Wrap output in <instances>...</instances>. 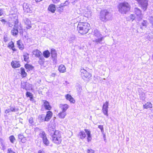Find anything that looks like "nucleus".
<instances>
[{
  "label": "nucleus",
  "mask_w": 153,
  "mask_h": 153,
  "mask_svg": "<svg viewBox=\"0 0 153 153\" xmlns=\"http://www.w3.org/2000/svg\"><path fill=\"white\" fill-rule=\"evenodd\" d=\"M90 28V24L87 22H79L77 27V30L82 34L87 33Z\"/></svg>",
  "instance_id": "obj_1"
},
{
  "label": "nucleus",
  "mask_w": 153,
  "mask_h": 153,
  "mask_svg": "<svg viewBox=\"0 0 153 153\" xmlns=\"http://www.w3.org/2000/svg\"><path fill=\"white\" fill-rule=\"evenodd\" d=\"M112 14L108 10H101L100 13L99 18L102 22H106L111 20L112 19Z\"/></svg>",
  "instance_id": "obj_2"
},
{
  "label": "nucleus",
  "mask_w": 153,
  "mask_h": 153,
  "mask_svg": "<svg viewBox=\"0 0 153 153\" xmlns=\"http://www.w3.org/2000/svg\"><path fill=\"white\" fill-rule=\"evenodd\" d=\"M119 11L122 14H126L129 11L131 7L127 2L124 1L120 3L117 6Z\"/></svg>",
  "instance_id": "obj_3"
},
{
  "label": "nucleus",
  "mask_w": 153,
  "mask_h": 153,
  "mask_svg": "<svg viewBox=\"0 0 153 153\" xmlns=\"http://www.w3.org/2000/svg\"><path fill=\"white\" fill-rule=\"evenodd\" d=\"M93 34L95 37L94 40L93 42L95 43V44L102 43V42L104 37L102 36L99 31L97 29H95L93 32Z\"/></svg>",
  "instance_id": "obj_4"
},
{
  "label": "nucleus",
  "mask_w": 153,
  "mask_h": 153,
  "mask_svg": "<svg viewBox=\"0 0 153 153\" xmlns=\"http://www.w3.org/2000/svg\"><path fill=\"white\" fill-rule=\"evenodd\" d=\"M53 142L57 145L59 144L61 142L62 138L61 132L55 130L54 134L52 135Z\"/></svg>",
  "instance_id": "obj_5"
},
{
  "label": "nucleus",
  "mask_w": 153,
  "mask_h": 153,
  "mask_svg": "<svg viewBox=\"0 0 153 153\" xmlns=\"http://www.w3.org/2000/svg\"><path fill=\"white\" fill-rule=\"evenodd\" d=\"M69 106H61L60 108H62V111L60 112L58 114V116L60 119H64L66 115V111L68 108Z\"/></svg>",
  "instance_id": "obj_6"
},
{
  "label": "nucleus",
  "mask_w": 153,
  "mask_h": 153,
  "mask_svg": "<svg viewBox=\"0 0 153 153\" xmlns=\"http://www.w3.org/2000/svg\"><path fill=\"white\" fill-rule=\"evenodd\" d=\"M80 72L81 76L84 80L89 79L91 76V74L83 68H81Z\"/></svg>",
  "instance_id": "obj_7"
},
{
  "label": "nucleus",
  "mask_w": 153,
  "mask_h": 153,
  "mask_svg": "<svg viewBox=\"0 0 153 153\" xmlns=\"http://www.w3.org/2000/svg\"><path fill=\"white\" fill-rule=\"evenodd\" d=\"M137 1L142 9L144 11L146 10L148 5V1L147 0H135Z\"/></svg>",
  "instance_id": "obj_8"
},
{
  "label": "nucleus",
  "mask_w": 153,
  "mask_h": 153,
  "mask_svg": "<svg viewBox=\"0 0 153 153\" xmlns=\"http://www.w3.org/2000/svg\"><path fill=\"white\" fill-rule=\"evenodd\" d=\"M24 11L27 13H30L32 10L31 5L26 3H24L23 5Z\"/></svg>",
  "instance_id": "obj_9"
},
{
  "label": "nucleus",
  "mask_w": 153,
  "mask_h": 153,
  "mask_svg": "<svg viewBox=\"0 0 153 153\" xmlns=\"http://www.w3.org/2000/svg\"><path fill=\"white\" fill-rule=\"evenodd\" d=\"M23 22L24 23L27 29H30L31 28V22L29 19L25 18L23 19Z\"/></svg>",
  "instance_id": "obj_10"
},
{
  "label": "nucleus",
  "mask_w": 153,
  "mask_h": 153,
  "mask_svg": "<svg viewBox=\"0 0 153 153\" xmlns=\"http://www.w3.org/2000/svg\"><path fill=\"white\" fill-rule=\"evenodd\" d=\"M134 12L137 16V18L139 19H142L143 16L141 14L140 9L137 7H135L134 8Z\"/></svg>",
  "instance_id": "obj_11"
},
{
  "label": "nucleus",
  "mask_w": 153,
  "mask_h": 153,
  "mask_svg": "<svg viewBox=\"0 0 153 153\" xmlns=\"http://www.w3.org/2000/svg\"><path fill=\"white\" fill-rule=\"evenodd\" d=\"M16 22H17V23H18V20H17V21H16L15 22V24L14 25V27L13 28V29L11 30V33L14 36H16L18 34V27L16 26Z\"/></svg>",
  "instance_id": "obj_12"
},
{
  "label": "nucleus",
  "mask_w": 153,
  "mask_h": 153,
  "mask_svg": "<svg viewBox=\"0 0 153 153\" xmlns=\"http://www.w3.org/2000/svg\"><path fill=\"white\" fill-rule=\"evenodd\" d=\"M53 116V113L51 111H48L47 112L46 116H45V120L46 121L48 122L49 121Z\"/></svg>",
  "instance_id": "obj_13"
},
{
  "label": "nucleus",
  "mask_w": 153,
  "mask_h": 153,
  "mask_svg": "<svg viewBox=\"0 0 153 153\" xmlns=\"http://www.w3.org/2000/svg\"><path fill=\"white\" fill-rule=\"evenodd\" d=\"M65 97L66 100H69L71 103H74L75 102V100L70 94H67L65 95Z\"/></svg>",
  "instance_id": "obj_14"
},
{
  "label": "nucleus",
  "mask_w": 153,
  "mask_h": 153,
  "mask_svg": "<svg viewBox=\"0 0 153 153\" xmlns=\"http://www.w3.org/2000/svg\"><path fill=\"white\" fill-rule=\"evenodd\" d=\"M108 106H102V112L106 117L108 116Z\"/></svg>",
  "instance_id": "obj_15"
},
{
  "label": "nucleus",
  "mask_w": 153,
  "mask_h": 153,
  "mask_svg": "<svg viewBox=\"0 0 153 153\" xmlns=\"http://www.w3.org/2000/svg\"><path fill=\"white\" fill-rule=\"evenodd\" d=\"M33 53L36 57L39 58L42 56L41 52L38 49L34 50L33 52Z\"/></svg>",
  "instance_id": "obj_16"
},
{
  "label": "nucleus",
  "mask_w": 153,
  "mask_h": 153,
  "mask_svg": "<svg viewBox=\"0 0 153 153\" xmlns=\"http://www.w3.org/2000/svg\"><path fill=\"white\" fill-rule=\"evenodd\" d=\"M11 64L13 68H16L19 67V61H13L11 62Z\"/></svg>",
  "instance_id": "obj_17"
},
{
  "label": "nucleus",
  "mask_w": 153,
  "mask_h": 153,
  "mask_svg": "<svg viewBox=\"0 0 153 153\" xmlns=\"http://www.w3.org/2000/svg\"><path fill=\"white\" fill-rule=\"evenodd\" d=\"M48 9L49 10L51 11L52 13H54L56 10L55 5L53 4H51L49 6Z\"/></svg>",
  "instance_id": "obj_18"
},
{
  "label": "nucleus",
  "mask_w": 153,
  "mask_h": 153,
  "mask_svg": "<svg viewBox=\"0 0 153 153\" xmlns=\"http://www.w3.org/2000/svg\"><path fill=\"white\" fill-rule=\"evenodd\" d=\"M51 54L52 58L54 60L56 59L57 57V53L55 49H51Z\"/></svg>",
  "instance_id": "obj_19"
},
{
  "label": "nucleus",
  "mask_w": 153,
  "mask_h": 153,
  "mask_svg": "<svg viewBox=\"0 0 153 153\" xmlns=\"http://www.w3.org/2000/svg\"><path fill=\"white\" fill-rule=\"evenodd\" d=\"M59 71L61 73H64L65 72L66 68L64 65H61L59 66L58 68Z\"/></svg>",
  "instance_id": "obj_20"
},
{
  "label": "nucleus",
  "mask_w": 153,
  "mask_h": 153,
  "mask_svg": "<svg viewBox=\"0 0 153 153\" xmlns=\"http://www.w3.org/2000/svg\"><path fill=\"white\" fill-rule=\"evenodd\" d=\"M78 136L80 139L83 140L86 137V134L84 131H82L79 133Z\"/></svg>",
  "instance_id": "obj_21"
},
{
  "label": "nucleus",
  "mask_w": 153,
  "mask_h": 153,
  "mask_svg": "<svg viewBox=\"0 0 153 153\" xmlns=\"http://www.w3.org/2000/svg\"><path fill=\"white\" fill-rule=\"evenodd\" d=\"M39 137L42 138V140L47 137V134L45 132L43 131H40L39 134Z\"/></svg>",
  "instance_id": "obj_22"
},
{
  "label": "nucleus",
  "mask_w": 153,
  "mask_h": 153,
  "mask_svg": "<svg viewBox=\"0 0 153 153\" xmlns=\"http://www.w3.org/2000/svg\"><path fill=\"white\" fill-rule=\"evenodd\" d=\"M23 58L25 62H28L29 61V54L27 53H24L23 55Z\"/></svg>",
  "instance_id": "obj_23"
},
{
  "label": "nucleus",
  "mask_w": 153,
  "mask_h": 153,
  "mask_svg": "<svg viewBox=\"0 0 153 153\" xmlns=\"http://www.w3.org/2000/svg\"><path fill=\"white\" fill-rule=\"evenodd\" d=\"M45 119V117L44 114H42L38 116V119L39 120L40 122L46 121Z\"/></svg>",
  "instance_id": "obj_24"
},
{
  "label": "nucleus",
  "mask_w": 153,
  "mask_h": 153,
  "mask_svg": "<svg viewBox=\"0 0 153 153\" xmlns=\"http://www.w3.org/2000/svg\"><path fill=\"white\" fill-rule=\"evenodd\" d=\"M43 54L44 57L48 58L50 56V53L48 50H46L43 52Z\"/></svg>",
  "instance_id": "obj_25"
},
{
  "label": "nucleus",
  "mask_w": 153,
  "mask_h": 153,
  "mask_svg": "<svg viewBox=\"0 0 153 153\" xmlns=\"http://www.w3.org/2000/svg\"><path fill=\"white\" fill-rule=\"evenodd\" d=\"M48 129L49 133L52 136V135L54 134V132L55 131L54 128L51 127H49L48 128Z\"/></svg>",
  "instance_id": "obj_26"
},
{
  "label": "nucleus",
  "mask_w": 153,
  "mask_h": 153,
  "mask_svg": "<svg viewBox=\"0 0 153 153\" xmlns=\"http://www.w3.org/2000/svg\"><path fill=\"white\" fill-rule=\"evenodd\" d=\"M39 58L38 61L39 63L41 65H43L45 62V59L44 57L42 55L39 57Z\"/></svg>",
  "instance_id": "obj_27"
},
{
  "label": "nucleus",
  "mask_w": 153,
  "mask_h": 153,
  "mask_svg": "<svg viewBox=\"0 0 153 153\" xmlns=\"http://www.w3.org/2000/svg\"><path fill=\"white\" fill-rule=\"evenodd\" d=\"M8 47L14 51H16V49L14 47V43L12 41H11L8 44Z\"/></svg>",
  "instance_id": "obj_28"
},
{
  "label": "nucleus",
  "mask_w": 153,
  "mask_h": 153,
  "mask_svg": "<svg viewBox=\"0 0 153 153\" xmlns=\"http://www.w3.org/2000/svg\"><path fill=\"white\" fill-rule=\"evenodd\" d=\"M21 74L22 78L25 77L27 75V73H26L25 71V69L22 68H21Z\"/></svg>",
  "instance_id": "obj_29"
},
{
  "label": "nucleus",
  "mask_w": 153,
  "mask_h": 153,
  "mask_svg": "<svg viewBox=\"0 0 153 153\" xmlns=\"http://www.w3.org/2000/svg\"><path fill=\"white\" fill-rule=\"evenodd\" d=\"M42 140L43 143L45 146H48L50 144V142L48 139L47 137Z\"/></svg>",
  "instance_id": "obj_30"
},
{
  "label": "nucleus",
  "mask_w": 153,
  "mask_h": 153,
  "mask_svg": "<svg viewBox=\"0 0 153 153\" xmlns=\"http://www.w3.org/2000/svg\"><path fill=\"white\" fill-rule=\"evenodd\" d=\"M69 4V2L68 1H66L64 3H61L60 5H59V8H61L63 7L68 5Z\"/></svg>",
  "instance_id": "obj_31"
},
{
  "label": "nucleus",
  "mask_w": 153,
  "mask_h": 153,
  "mask_svg": "<svg viewBox=\"0 0 153 153\" xmlns=\"http://www.w3.org/2000/svg\"><path fill=\"white\" fill-rule=\"evenodd\" d=\"M140 99L142 100H144L145 98V94L143 92H142L140 94Z\"/></svg>",
  "instance_id": "obj_32"
},
{
  "label": "nucleus",
  "mask_w": 153,
  "mask_h": 153,
  "mask_svg": "<svg viewBox=\"0 0 153 153\" xmlns=\"http://www.w3.org/2000/svg\"><path fill=\"white\" fill-rule=\"evenodd\" d=\"M148 19L150 23L152 24V26L153 27V16H149Z\"/></svg>",
  "instance_id": "obj_33"
},
{
  "label": "nucleus",
  "mask_w": 153,
  "mask_h": 153,
  "mask_svg": "<svg viewBox=\"0 0 153 153\" xmlns=\"http://www.w3.org/2000/svg\"><path fill=\"white\" fill-rule=\"evenodd\" d=\"M26 96L27 97H29L31 99H33V95L30 92H27L26 93Z\"/></svg>",
  "instance_id": "obj_34"
},
{
  "label": "nucleus",
  "mask_w": 153,
  "mask_h": 153,
  "mask_svg": "<svg viewBox=\"0 0 153 153\" xmlns=\"http://www.w3.org/2000/svg\"><path fill=\"white\" fill-rule=\"evenodd\" d=\"M9 139L11 143H13L16 140L13 135H12L9 137Z\"/></svg>",
  "instance_id": "obj_35"
},
{
  "label": "nucleus",
  "mask_w": 153,
  "mask_h": 153,
  "mask_svg": "<svg viewBox=\"0 0 153 153\" xmlns=\"http://www.w3.org/2000/svg\"><path fill=\"white\" fill-rule=\"evenodd\" d=\"M11 111H15V108H13V109H7L5 111V112L6 114L8 113L9 112H10Z\"/></svg>",
  "instance_id": "obj_36"
},
{
  "label": "nucleus",
  "mask_w": 153,
  "mask_h": 153,
  "mask_svg": "<svg viewBox=\"0 0 153 153\" xmlns=\"http://www.w3.org/2000/svg\"><path fill=\"white\" fill-rule=\"evenodd\" d=\"M26 82H21V87L23 89H25L26 90H27L26 87Z\"/></svg>",
  "instance_id": "obj_37"
},
{
  "label": "nucleus",
  "mask_w": 153,
  "mask_h": 153,
  "mask_svg": "<svg viewBox=\"0 0 153 153\" xmlns=\"http://www.w3.org/2000/svg\"><path fill=\"white\" fill-rule=\"evenodd\" d=\"M84 131L86 133L87 136L91 135V131L88 129H85Z\"/></svg>",
  "instance_id": "obj_38"
},
{
  "label": "nucleus",
  "mask_w": 153,
  "mask_h": 153,
  "mask_svg": "<svg viewBox=\"0 0 153 153\" xmlns=\"http://www.w3.org/2000/svg\"><path fill=\"white\" fill-rule=\"evenodd\" d=\"M141 25L143 26L146 27L147 25V22L146 20H144L141 23Z\"/></svg>",
  "instance_id": "obj_39"
},
{
  "label": "nucleus",
  "mask_w": 153,
  "mask_h": 153,
  "mask_svg": "<svg viewBox=\"0 0 153 153\" xmlns=\"http://www.w3.org/2000/svg\"><path fill=\"white\" fill-rule=\"evenodd\" d=\"M98 128L100 129L102 133L104 132V128L102 125H99L98 126Z\"/></svg>",
  "instance_id": "obj_40"
},
{
  "label": "nucleus",
  "mask_w": 153,
  "mask_h": 153,
  "mask_svg": "<svg viewBox=\"0 0 153 153\" xmlns=\"http://www.w3.org/2000/svg\"><path fill=\"white\" fill-rule=\"evenodd\" d=\"M44 108L46 110H50L51 108V106H44Z\"/></svg>",
  "instance_id": "obj_41"
},
{
  "label": "nucleus",
  "mask_w": 153,
  "mask_h": 153,
  "mask_svg": "<svg viewBox=\"0 0 153 153\" xmlns=\"http://www.w3.org/2000/svg\"><path fill=\"white\" fill-rule=\"evenodd\" d=\"M75 39V37L74 36L71 37L70 38V40L69 41L70 43L72 42H74V41Z\"/></svg>",
  "instance_id": "obj_42"
},
{
  "label": "nucleus",
  "mask_w": 153,
  "mask_h": 153,
  "mask_svg": "<svg viewBox=\"0 0 153 153\" xmlns=\"http://www.w3.org/2000/svg\"><path fill=\"white\" fill-rule=\"evenodd\" d=\"M7 153H15L11 149H7Z\"/></svg>",
  "instance_id": "obj_43"
},
{
  "label": "nucleus",
  "mask_w": 153,
  "mask_h": 153,
  "mask_svg": "<svg viewBox=\"0 0 153 153\" xmlns=\"http://www.w3.org/2000/svg\"><path fill=\"white\" fill-rule=\"evenodd\" d=\"M29 123L33 125V118L32 117H30L29 118Z\"/></svg>",
  "instance_id": "obj_44"
},
{
  "label": "nucleus",
  "mask_w": 153,
  "mask_h": 153,
  "mask_svg": "<svg viewBox=\"0 0 153 153\" xmlns=\"http://www.w3.org/2000/svg\"><path fill=\"white\" fill-rule=\"evenodd\" d=\"M87 152L88 153H94V151L91 149H88Z\"/></svg>",
  "instance_id": "obj_45"
},
{
  "label": "nucleus",
  "mask_w": 153,
  "mask_h": 153,
  "mask_svg": "<svg viewBox=\"0 0 153 153\" xmlns=\"http://www.w3.org/2000/svg\"><path fill=\"white\" fill-rule=\"evenodd\" d=\"M87 139L88 142H89L91 140V135L87 136Z\"/></svg>",
  "instance_id": "obj_46"
},
{
  "label": "nucleus",
  "mask_w": 153,
  "mask_h": 153,
  "mask_svg": "<svg viewBox=\"0 0 153 153\" xmlns=\"http://www.w3.org/2000/svg\"><path fill=\"white\" fill-rule=\"evenodd\" d=\"M31 66L29 64H26L25 65V68L27 69H30L31 68Z\"/></svg>",
  "instance_id": "obj_47"
},
{
  "label": "nucleus",
  "mask_w": 153,
  "mask_h": 153,
  "mask_svg": "<svg viewBox=\"0 0 153 153\" xmlns=\"http://www.w3.org/2000/svg\"><path fill=\"white\" fill-rule=\"evenodd\" d=\"M130 18L131 19H132V21H133V20H134L135 18V17L134 15L133 14H131L130 15Z\"/></svg>",
  "instance_id": "obj_48"
},
{
  "label": "nucleus",
  "mask_w": 153,
  "mask_h": 153,
  "mask_svg": "<svg viewBox=\"0 0 153 153\" xmlns=\"http://www.w3.org/2000/svg\"><path fill=\"white\" fill-rule=\"evenodd\" d=\"M44 103V105H50L49 103L47 101L44 100L43 101Z\"/></svg>",
  "instance_id": "obj_49"
},
{
  "label": "nucleus",
  "mask_w": 153,
  "mask_h": 153,
  "mask_svg": "<svg viewBox=\"0 0 153 153\" xmlns=\"http://www.w3.org/2000/svg\"><path fill=\"white\" fill-rule=\"evenodd\" d=\"M143 106V107L144 108H146L147 109L148 108H150V109L152 108V106Z\"/></svg>",
  "instance_id": "obj_50"
},
{
  "label": "nucleus",
  "mask_w": 153,
  "mask_h": 153,
  "mask_svg": "<svg viewBox=\"0 0 153 153\" xmlns=\"http://www.w3.org/2000/svg\"><path fill=\"white\" fill-rule=\"evenodd\" d=\"M53 2L55 4H57L58 3L59 1L60 0H52Z\"/></svg>",
  "instance_id": "obj_51"
},
{
  "label": "nucleus",
  "mask_w": 153,
  "mask_h": 153,
  "mask_svg": "<svg viewBox=\"0 0 153 153\" xmlns=\"http://www.w3.org/2000/svg\"><path fill=\"white\" fill-rule=\"evenodd\" d=\"M20 42V50H22L24 48V46L23 45H21Z\"/></svg>",
  "instance_id": "obj_52"
},
{
  "label": "nucleus",
  "mask_w": 153,
  "mask_h": 153,
  "mask_svg": "<svg viewBox=\"0 0 153 153\" xmlns=\"http://www.w3.org/2000/svg\"><path fill=\"white\" fill-rule=\"evenodd\" d=\"M0 21L4 24H5L6 21L4 19H2L0 20Z\"/></svg>",
  "instance_id": "obj_53"
},
{
  "label": "nucleus",
  "mask_w": 153,
  "mask_h": 153,
  "mask_svg": "<svg viewBox=\"0 0 153 153\" xmlns=\"http://www.w3.org/2000/svg\"><path fill=\"white\" fill-rule=\"evenodd\" d=\"M38 153H45L43 150H40L39 151Z\"/></svg>",
  "instance_id": "obj_54"
},
{
  "label": "nucleus",
  "mask_w": 153,
  "mask_h": 153,
  "mask_svg": "<svg viewBox=\"0 0 153 153\" xmlns=\"http://www.w3.org/2000/svg\"><path fill=\"white\" fill-rule=\"evenodd\" d=\"M3 14V11L2 9H0V16H2Z\"/></svg>",
  "instance_id": "obj_55"
},
{
  "label": "nucleus",
  "mask_w": 153,
  "mask_h": 153,
  "mask_svg": "<svg viewBox=\"0 0 153 153\" xmlns=\"http://www.w3.org/2000/svg\"><path fill=\"white\" fill-rule=\"evenodd\" d=\"M4 41L5 42H6L7 41V38L5 36H4Z\"/></svg>",
  "instance_id": "obj_56"
},
{
  "label": "nucleus",
  "mask_w": 153,
  "mask_h": 153,
  "mask_svg": "<svg viewBox=\"0 0 153 153\" xmlns=\"http://www.w3.org/2000/svg\"><path fill=\"white\" fill-rule=\"evenodd\" d=\"M108 101H106L105 102V103L103 104V105H108Z\"/></svg>",
  "instance_id": "obj_57"
},
{
  "label": "nucleus",
  "mask_w": 153,
  "mask_h": 153,
  "mask_svg": "<svg viewBox=\"0 0 153 153\" xmlns=\"http://www.w3.org/2000/svg\"><path fill=\"white\" fill-rule=\"evenodd\" d=\"M55 75H56L55 73H52V74H51V76L52 77H54L55 76Z\"/></svg>",
  "instance_id": "obj_58"
},
{
  "label": "nucleus",
  "mask_w": 153,
  "mask_h": 153,
  "mask_svg": "<svg viewBox=\"0 0 153 153\" xmlns=\"http://www.w3.org/2000/svg\"><path fill=\"white\" fill-rule=\"evenodd\" d=\"M3 142V140L2 139L0 138V142L1 143H2Z\"/></svg>",
  "instance_id": "obj_59"
},
{
  "label": "nucleus",
  "mask_w": 153,
  "mask_h": 153,
  "mask_svg": "<svg viewBox=\"0 0 153 153\" xmlns=\"http://www.w3.org/2000/svg\"><path fill=\"white\" fill-rule=\"evenodd\" d=\"M25 138H24L21 139V141L22 143H24L25 142Z\"/></svg>",
  "instance_id": "obj_60"
},
{
  "label": "nucleus",
  "mask_w": 153,
  "mask_h": 153,
  "mask_svg": "<svg viewBox=\"0 0 153 153\" xmlns=\"http://www.w3.org/2000/svg\"><path fill=\"white\" fill-rule=\"evenodd\" d=\"M17 45H18V47H19V40H18L17 41Z\"/></svg>",
  "instance_id": "obj_61"
},
{
  "label": "nucleus",
  "mask_w": 153,
  "mask_h": 153,
  "mask_svg": "<svg viewBox=\"0 0 153 153\" xmlns=\"http://www.w3.org/2000/svg\"><path fill=\"white\" fill-rule=\"evenodd\" d=\"M36 1V2H39L43 0H35Z\"/></svg>",
  "instance_id": "obj_62"
},
{
  "label": "nucleus",
  "mask_w": 153,
  "mask_h": 153,
  "mask_svg": "<svg viewBox=\"0 0 153 153\" xmlns=\"http://www.w3.org/2000/svg\"><path fill=\"white\" fill-rule=\"evenodd\" d=\"M68 82L67 81H65V83H64V84H65L66 85H67V84H68Z\"/></svg>",
  "instance_id": "obj_63"
},
{
  "label": "nucleus",
  "mask_w": 153,
  "mask_h": 153,
  "mask_svg": "<svg viewBox=\"0 0 153 153\" xmlns=\"http://www.w3.org/2000/svg\"><path fill=\"white\" fill-rule=\"evenodd\" d=\"M1 146H4V143H3V142L2 143H1Z\"/></svg>",
  "instance_id": "obj_64"
}]
</instances>
